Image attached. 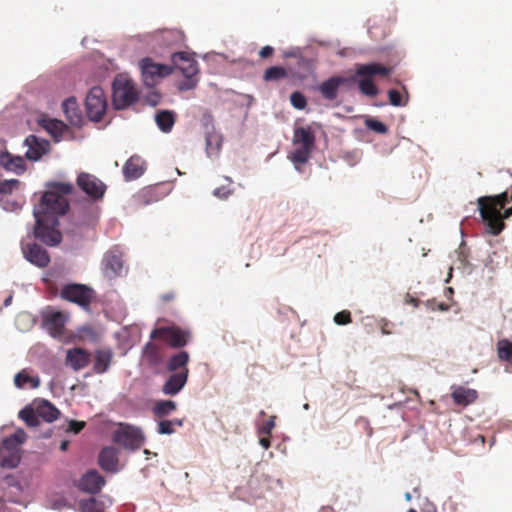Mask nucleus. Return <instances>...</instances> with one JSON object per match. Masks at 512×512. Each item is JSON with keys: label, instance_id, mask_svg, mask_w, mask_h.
Returning a JSON list of instances; mask_svg holds the SVG:
<instances>
[{"label": "nucleus", "instance_id": "nucleus-1", "mask_svg": "<svg viewBox=\"0 0 512 512\" xmlns=\"http://www.w3.org/2000/svg\"><path fill=\"white\" fill-rule=\"evenodd\" d=\"M477 205L485 231L499 235L505 228L504 220L512 216V191L511 195L504 191L494 196H481Z\"/></svg>", "mask_w": 512, "mask_h": 512}, {"label": "nucleus", "instance_id": "nucleus-2", "mask_svg": "<svg viewBox=\"0 0 512 512\" xmlns=\"http://www.w3.org/2000/svg\"><path fill=\"white\" fill-rule=\"evenodd\" d=\"M392 69L378 62H370L366 64H357L355 74L351 76H334L339 87L350 90L357 83L360 92L369 97L378 95L379 90L373 82L375 76H388Z\"/></svg>", "mask_w": 512, "mask_h": 512}, {"label": "nucleus", "instance_id": "nucleus-3", "mask_svg": "<svg viewBox=\"0 0 512 512\" xmlns=\"http://www.w3.org/2000/svg\"><path fill=\"white\" fill-rule=\"evenodd\" d=\"M48 190L42 195L40 204L34 208L33 214L45 219H55L54 216L64 215L69 210V203L66 195L73 192L71 183L51 182L47 185Z\"/></svg>", "mask_w": 512, "mask_h": 512}, {"label": "nucleus", "instance_id": "nucleus-4", "mask_svg": "<svg viewBox=\"0 0 512 512\" xmlns=\"http://www.w3.org/2000/svg\"><path fill=\"white\" fill-rule=\"evenodd\" d=\"M292 143L294 150L289 156L294 164H305L309 161L315 147V134L310 126L296 127Z\"/></svg>", "mask_w": 512, "mask_h": 512}, {"label": "nucleus", "instance_id": "nucleus-5", "mask_svg": "<svg viewBox=\"0 0 512 512\" xmlns=\"http://www.w3.org/2000/svg\"><path fill=\"white\" fill-rule=\"evenodd\" d=\"M134 82L126 75L118 74L112 83V104L116 110L125 109L138 100Z\"/></svg>", "mask_w": 512, "mask_h": 512}, {"label": "nucleus", "instance_id": "nucleus-6", "mask_svg": "<svg viewBox=\"0 0 512 512\" xmlns=\"http://www.w3.org/2000/svg\"><path fill=\"white\" fill-rule=\"evenodd\" d=\"M60 297L68 302L77 304L84 310H89L96 294L95 291L87 285L72 283L66 284L61 288Z\"/></svg>", "mask_w": 512, "mask_h": 512}, {"label": "nucleus", "instance_id": "nucleus-7", "mask_svg": "<svg viewBox=\"0 0 512 512\" xmlns=\"http://www.w3.org/2000/svg\"><path fill=\"white\" fill-rule=\"evenodd\" d=\"M151 339H160L172 348L180 349L186 346L192 338L189 330L181 329L176 325L158 327L152 330Z\"/></svg>", "mask_w": 512, "mask_h": 512}, {"label": "nucleus", "instance_id": "nucleus-8", "mask_svg": "<svg viewBox=\"0 0 512 512\" xmlns=\"http://www.w3.org/2000/svg\"><path fill=\"white\" fill-rule=\"evenodd\" d=\"M34 217L36 219L34 228L35 237L48 246L58 245L62 240L60 231L54 227L55 224H58V221L52 218L45 219L40 217L37 212Z\"/></svg>", "mask_w": 512, "mask_h": 512}, {"label": "nucleus", "instance_id": "nucleus-9", "mask_svg": "<svg viewBox=\"0 0 512 512\" xmlns=\"http://www.w3.org/2000/svg\"><path fill=\"white\" fill-rule=\"evenodd\" d=\"M87 116L94 122L102 120L106 109L107 100L103 89L99 86L92 87L85 99Z\"/></svg>", "mask_w": 512, "mask_h": 512}, {"label": "nucleus", "instance_id": "nucleus-10", "mask_svg": "<svg viewBox=\"0 0 512 512\" xmlns=\"http://www.w3.org/2000/svg\"><path fill=\"white\" fill-rule=\"evenodd\" d=\"M79 189L94 201L101 200L106 192V185L95 175L81 172L76 180Z\"/></svg>", "mask_w": 512, "mask_h": 512}, {"label": "nucleus", "instance_id": "nucleus-11", "mask_svg": "<svg viewBox=\"0 0 512 512\" xmlns=\"http://www.w3.org/2000/svg\"><path fill=\"white\" fill-rule=\"evenodd\" d=\"M140 67L144 82L148 86H153L158 77H166L173 73V67L167 64L154 63L150 58H144L140 61Z\"/></svg>", "mask_w": 512, "mask_h": 512}, {"label": "nucleus", "instance_id": "nucleus-12", "mask_svg": "<svg viewBox=\"0 0 512 512\" xmlns=\"http://www.w3.org/2000/svg\"><path fill=\"white\" fill-rule=\"evenodd\" d=\"M113 440L127 449L136 450L143 445L144 436L140 429L127 425L115 431Z\"/></svg>", "mask_w": 512, "mask_h": 512}, {"label": "nucleus", "instance_id": "nucleus-13", "mask_svg": "<svg viewBox=\"0 0 512 512\" xmlns=\"http://www.w3.org/2000/svg\"><path fill=\"white\" fill-rule=\"evenodd\" d=\"M152 42L159 47L180 48L185 41V35L178 29H163L152 34Z\"/></svg>", "mask_w": 512, "mask_h": 512}, {"label": "nucleus", "instance_id": "nucleus-14", "mask_svg": "<svg viewBox=\"0 0 512 512\" xmlns=\"http://www.w3.org/2000/svg\"><path fill=\"white\" fill-rule=\"evenodd\" d=\"M173 70H179L183 76H197L199 69L195 58L187 52H174L171 54Z\"/></svg>", "mask_w": 512, "mask_h": 512}, {"label": "nucleus", "instance_id": "nucleus-15", "mask_svg": "<svg viewBox=\"0 0 512 512\" xmlns=\"http://www.w3.org/2000/svg\"><path fill=\"white\" fill-rule=\"evenodd\" d=\"M22 251L26 260L40 268L47 267L50 263L48 252L37 243L23 245Z\"/></svg>", "mask_w": 512, "mask_h": 512}, {"label": "nucleus", "instance_id": "nucleus-16", "mask_svg": "<svg viewBox=\"0 0 512 512\" xmlns=\"http://www.w3.org/2000/svg\"><path fill=\"white\" fill-rule=\"evenodd\" d=\"M25 144L28 147L26 157L29 160L37 161L49 150L50 144L46 140H41L35 135H29Z\"/></svg>", "mask_w": 512, "mask_h": 512}, {"label": "nucleus", "instance_id": "nucleus-17", "mask_svg": "<svg viewBox=\"0 0 512 512\" xmlns=\"http://www.w3.org/2000/svg\"><path fill=\"white\" fill-rule=\"evenodd\" d=\"M188 372H172L162 386V392L165 395L174 396L178 394L186 385L188 380Z\"/></svg>", "mask_w": 512, "mask_h": 512}, {"label": "nucleus", "instance_id": "nucleus-18", "mask_svg": "<svg viewBox=\"0 0 512 512\" xmlns=\"http://www.w3.org/2000/svg\"><path fill=\"white\" fill-rule=\"evenodd\" d=\"M105 484V479L96 470L88 471L82 476L79 488L82 491L97 494Z\"/></svg>", "mask_w": 512, "mask_h": 512}, {"label": "nucleus", "instance_id": "nucleus-19", "mask_svg": "<svg viewBox=\"0 0 512 512\" xmlns=\"http://www.w3.org/2000/svg\"><path fill=\"white\" fill-rule=\"evenodd\" d=\"M66 321L62 312H52L44 317V326L53 337H58L63 334Z\"/></svg>", "mask_w": 512, "mask_h": 512}, {"label": "nucleus", "instance_id": "nucleus-20", "mask_svg": "<svg viewBox=\"0 0 512 512\" xmlns=\"http://www.w3.org/2000/svg\"><path fill=\"white\" fill-rule=\"evenodd\" d=\"M144 171L145 162L138 155L131 156L123 166V175L127 181L141 177Z\"/></svg>", "mask_w": 512, "mask_h": 512}, {"label": "nucleus", "instance_id": "nucleus-21", "mask_svg": "<svg viewBox=\"0 0 512 512\" xmlns=\"http://www.w3.org/2000/svg\"><path fill=\"white\" fill-rule=\"evenodd\" d=\"M99 466L107 472H116L118 466V450L113 446L104 447L98 457Z\"/></svg>", "mask_w": 512, "mask_h": 512}, {"label": "nucleus", "instance_id": "nucleus-22", "mask_svg": "<svg viewBox=\"0 0 512 512\" xmlns=\"http://www.w3.org/2000/svg\"><path fill=\"white\" fill-rule=\"evenodd\" d=\"M66 362L75 371L85 368L90 362V353L82 348H73L67 351Z\"/></svg>", "mask_w": 512, "mask_h": 512}, {"label": "nucleus", "instance_id": "nucleus-23", "mask_svg": "<svg viewBox=\"0 0 512 512\" xmlns=\"http://www.w3.org/2000/svg\"><path fill=\"white\" fill-rule=\"evenodd\" d=\"M162 198L161 193L159 192L158 186H148L141 189L134 196V203L137 207H143L154 202L159 201Z\"/></svg>", "mask_w": 512, "mask_h": 512}, {"label": "nucleus", "instance_id": "nucleus-24", "mask_svg": "<svg viewBox=\"0 0 512 512\" xmlns=\"http://www.w3.org/2000/svg\"><path fill=\"white\" fill-rule=\"evenodd\" d=\"M451 397L456 404L468 406L476 401L478 393L475 389L453 386Z\"/></svg>", "mask_w": 512, "mask_h": 512}, {"label": "nucleus", "instance_id": "nucleus-25", "mask_svg": "<svg viewBox=\"0 0 512 512\" xmlns=\"http://www.w3.org/2000/svg\"><path fill=\"white\" fill-rule=\"evenodd\" d=\"M63 111L72 126L79 127L83 118L77 100L74 97L66 99L62 104Z\"/></svg>", "mask_w": 512, "mask_h": 512}, {"label": "nucleus", "instance_id": "nucleus-26", "mask_svg": "<svg viewBox=\"0 0 512 512\" xmlns=\"http://www.w3.org/2000/svg\"><path fill=\"white\" fill-rule=\"evenodd\" d=\"M189 360L190 355L187 351H179L170 356V358L167 361L166 368L170 372H183L186 370L189 373Z\"/></svg>", "mask_w": 512, "mask_h": 512}, {"label": "nucleus", "instance_id": "nucleus-27", "mask_svg": "<svg viewBox=\"0 0 512 512\" xmlns=\"http://www.w3.org/2000/svg\"><path fill=\"white\" fill-rule=\"evenodd\" d=\"M113 352L109 348L97 350L95 352V360L93 365V371L96 374H103L108 369L112 362Z\"/></svg>", "mask_w": 512, "mask_h": 512}, {"label": "nucleus", "instance_id": "nucleus-28", "mask_svg": "<svg viewBox=\"0 0 512 512\" xmlns=\"http://www.w3.org/2000/svg\"><path fill=\"white\" fill-rule=\"evenodd\" d=\"M0 165L7 170L14 171L16 173H20L25 170L23 158L14 157L8 152L0 153Z\"/></svg>", "mask_w": 512, "mask_h": 512}, {"label": "nucleus", "instance_id": "nucleus-29", "mask_svg": "<svg viewBox=\"0 0 512 512\" xmlns=\"http://www.w3.org/2000/svg\"><path fill=\"white\" fill-rule=\"evenodd\" d=\"M176 114L170 110L159 111L155 116V121L159 129L164 133H169L175 124Z\"/></svg>", "mask_w": 512, "mask_h": 512}, {"label": "nucleus", "instance_id": "nucleus-30", "mask_svg": "<svg viewBox=\"0 0 512 512\" xmlns=\"http://www.w3.org/2000/svg\"><path fill=\"white\" fill-rule=\"evenodd\" d=\"M143 357L149 365H158L162 361L161 348L153 342H148L143 348Z\"/></svg>", "mask_w": 512, "mask_h": 512}, {"label": "nucleus", "instance_id": "nucleus-31", "mask_svg": "<svg viewBox=\"0 0 512 512\" xmlns=\"http://www.w3.org/2000/svg\"><path fill=\"white\" fill-rule=\"evenodd\" d=\"M339 85L334 76L323 81L319 86V92L326 100L333 101L338 96Z\"/></svg>", "mask_w": 512, "mask_h": 512}, {"label": "nucleus", "instance_id": "nucleus-32", "mask_svg": "<svg viewBox=\"0 0 512 512\" xmlns=\"http://www.w3.org/2000/svg\"><path fill=\"white\" fill-rule=\"evenodd\" d=\"M39 418L47 422H53L59 417V410L49 401H42L36 408Z\"/></svg>", "mask_w": 512, "mask_h": 512}, {"label": "nucleus", "instance_id": "nucleus-33", "mask_svg": "<svg viewBox=\"0 0 512 512\" xmlns=\"http://www.w3.org/2000/svg\"><path fill=\"white\" fill-rule=\"evenodd\" d=\"M177 409V404L172 400L157 401L152 409V412L157 418H164L170 415Z\"/></svg>", "mask_w": 512, "mask_h": 512}, {"label": "nucleus", "instance_id": "nucleus-34", "mask_svg": "<svg viewBox=\"0 0 512 512\" xmlns=\"http://www.w3.org/2000/svg\"><path fill=\"white\" fill-rule=\"evenodd\" d=\"M123 268L122 259L116 254L108 255L105 259V272L109 277L120 274Z\"/></svg>", "mask_w": 512, "mask_h": 512}, {"label": "nucleus", "instance_id": "nucleus-35", "mask_svg": "<svg viewBox=\"0 0 512 512\" xmlns=\"http://www.w3.org/2000/svg\"><path fill=\"white\" fill-rule=\"evenodd\" d=\"M496 346L499 359L512 364V342L508 339H501Z\"/></svg>", "mask_w": 512, "mask_h": 512}, {"label": "nucleus", "instance_id": "nucleus-36", "mask_svg": "<svg viewBox=\"0 0 512 512\" xmlns=\"http://www.w3.org/2000/svg\"><path fill=\"white\" fill-rule=\"evenodd\" d=\"M403 89H404V93H402L396 89L388 90V93H387L388 99H389V103L392 106L404 107L407 105L409 96H408V92L406 91V89L405 88H403Z\"/></svg>", "mask_w": 512, "mask_h": 512}, {"label": "nucleus", "instance_id": "nucleus-37", "mask_svg": "<svg viewBox=\"0 0 512 512\" xmlns=\"http://www.w3.org/2000/svg\"><path fill=\"white\" fill-rule=\"evenodd\" d=\"M26 440V433L24 430L19 429L13 435L7 437L3 441V446L7 450H16V447Z\"/></svg>", "mask_w": 512, "mask_h": 512}, {"label": "nucleus", "instance_id": "nucleus-38", "mask_svg": "<svg viewBox=\"0 0 512 512\" xmlns=\"http://www.w3.org/2000/svg\"><path fill=\"white\" fill-rule=\"evenodd\" d=\"M19 417L26 423L29 427H37L40 424V420L37 414V410L34 411L30 407H25L19 412Z\"/></svg>", "mask_w": 512, "mask_h": 512}, {"label": "nucleus", "instance_id": "nucleus-39", "mask_svg": "<svg viewBox=\"0 0 512 512\" xmlns=\"http://www.w3.org/2000/svg\"><path fill=\"white\" fill-rule=\"evenodd\" d=\"M287 77V71L280 66H272L265 70L263 79L266 82L277 81Z\"/></svg>", "mask_w": 512, "mask_h": 512}, {"label": "nucleus", "instance_id": "nucleus-40", "mask_svg": "<svg viewBox=\"0 0 512 512\" xmlns=\"http://www.w3.org/2000/svg\"><path fill=\"white\" fill-rule=\"evenodd\" d=\"M183 425V421L180 419L173 420H161L158 423L157 431L159 434H173L175 432V426L181 427Z\"/></svg>", "mask_w": 512, "mask_h": 512}, {"label": "nucleus", "instance_id": "nucleus-41", "mask_svg": "<svg viewBox=\"0 0 512 512\" xmlns=\"http://www.w3.org/2000/svg\"><path fill=\"white\" fill-rule=\"evenodd\" d=\"M14 383L18 388H23L28 383L31 384L33 388H37L40 384L38 378L29 376L25 371H21L15 375Z\"/></svg>", "mask_w": 512, "mask_h": 512}, {"label": "nucleus", "instance_id": "nucleus-42", "mask_svg": "<svg viewBox=\"0 0 512 512\" xmlns=\"http://www.w3.org/2000/svg\"><path fill=\"white\" fill-rule=\"evenodd\" d=\"M8 451L9 454L4 456L1 460V466L5 468H15L20 463L21 456L15 449Z\"/></svg>", "mask_w": 512, "mask_h": 512}, {"label": "nucleus", "instance_id": "nucleus-43", "mask_svg": "<svg viewBox=\"0 0 512 512\" xmlns=\"http://www.w3.org/2000/svg\"><path fill=\"white\" fill-rule=\"evenodd\" d=\"M44 127L52 136L58 137L63 133L65 125L59 120H49Z\"/></svg>", "mask_w": 512, "mask_h": 512}, {"label": "nucleus", "instance_id": "nucleus-44", "mask_svg": "<svg viewBox=\"0 0 512 512\" xmlns=\"http://www.w3.org/2000/svg\"><path fill=\"white\" fill-rule=\"evenodd\" d=\"M225 180L228 181V186H221L216 188L213 191V195L220 199H227L233 193V189L229 186L233 183L230 177H225Z\"/></svg>", "mask_w": 512, "mask_h": 512}, {"label": "nucleus", "instance_id": "nucleus-45", "mask_svg": "<svg viewBox=\"0 0 512 512\" xmlns=\"http://www.w3.org/2000/svg\"><path fill=\"white\" fill-rule=\"evenodd\" d=\"M291 104L298 110H303L307 105L306 97L299 91H295L290 96Z\"/></svg>", "mask_w": 512, "mask_h": 512}, {"label": "nucleus", "instance_id": "nucleus-46", "mask_svg": "<svg viewBox=\"0 0 512 512\" xmlns=\"http://www.w3.org/2000/svg\"><path fill=\"white\" fill-rule=\"evenodd\" d=\"M19 185L20 182L16 179L0 181V198L8 193H11Z\"/></svg>", "mask_w": 512, "mask_h": 512}, {"label": "nucleus", "instance_id": "nucleus-47", "mask_svg": "<svg viewBox=\"0 0 512 512\" xmlns=\"http://www.w3.org/2000/svg\"><path fill=\"white\" fill-rule=\"evenodd\" d=\"M275 416H271L267 421H265L258 429L259 436L267 435L271 436L272 430L275 427Z\"/></svg>", "mask_w": 512, "mask_h": 512}, {"label": "nucleus", "instance_id": "nucleus-48", "mask_svg": "<svg viewBox=\"0 0 512 512\" xmlns=\"http://www.w3.org/2000/svg\"><path fill=\"white\" fill-rule=\"evenodd\" d=\"M334 322L337 325H346L352 322L351 313L348 310H343L334 316Z\"/></svg>", "mask_w": 512, "mask_h": 512}, {"label": "nucleus", "instance_id": "nucleus-49", "mask_svg": "<svg viewBox=\"0 0 512 512\" xmlns=\"http://www.w3.org/2000/svg\"><path fill=\"white\" fill-rule=\"evenodd\" d=\"M185 80L180 82L179 89L181 91H187L194 89L197 85L198 79L196 76H184Z\"/></svg>", "mask_w": 512, "mask_h": 512}, {"label": "nucleus", "instance_id": "nucleus-50", "mask_svg": "<svg viewBox=\"0 0 512 512\" xmlns=\"http://www.w3.org/2000/svg\"><path fill=\"white\" fill-rule=\"evenodd\" d=\"M367 126L371 130H373V131H375L377 133H381V134L386 133L387 130H388L387 126L384 123H382L381 121H378V120H369L367 122Z\"/></svg>", "mask_w": 512, "mask_h": 512}, {"label": "nucleus", "instance_id": "nucleus-51", "mask_svg": "<svg viewBox=\"0 0 512 512\" xmlns=\"http://www.w3.org/2000/svg\"><path fill=\"white\" fill-rule=\"evenodd\" d=\"M393 326H394V324L386 319H382L380 321V329H381L382 334H384V335L392 334Z\"/></svg>", "mask_w": 512, "mask_h": 512}, {"label": "nucleus", "instance_id": "nucleus-52", "mask_svg": "<svg viewBox=\"0 0 512 512\" xmlns=\"http://www.w3.org/2000/svg\"><path fill=\"white\" fill-rule=\"evenodd\" d=\"M84 427H85V422H83V421L71 420L69 423V431H71L75 434L82 431Z\"/></svg>", "mask_w": 512, "mask_h": 512}, {"label": "nucleus", "instance_id": "nucleus-53", "mask_svg": "<svg viewBox=\"0 0 512 512\" xmlns=\"http://www.w3.org/2000/svg\"><path fill=\"white\" fill-rule=\"evenodd\" d=\"M274 53V48L271 46H264L259 51V56L261 58H268Z\"/></svg>", "mask_w": 512, "mask_h": 512}, {"label": "nucleus", "instance_id": "nucleus-54", "mask_svg": "<svg viewBox=\"0 0 512 512\" xmlns=\"http://www.w3.org/2000/svg\"><path fill=\"white\" fill-rule=\"evenodd\" d=\"M81 508L84 512H87L92 506L95 505V499H89L87 501H81Z\"/></svg>", "mask_w": 512, "mask_h": 512}, {"label": "nucleus", "instance_id": "nucleus-55", "mask_svg": "<svg viewBox=\"0 0 512 512\" xmlns=\"http://www.w3.org/2000/svg\"><path fill=\"white\" fill-rule=\"evenodd\" d=\"M259 443L264 449H268L271 445L270 436H267V435L260 436Z\"/></svg>", "mask_w": 512, "mask_h": 512}, {"label": "nucleus", "instance_id": "nucleus-56", "mask_svg": "<svg viewBox=\"0 0 512 512\" xmlns=\"http://www.w3.org/2000/svg\"><path fill=\"white\" fill-rule=\"evenodd\" d=\"M68 446H69V442L68 441H62L61 444H60V450L61 451H66Z\"/></svg>", "mask_w": 512, "mask_h": 512}, {"label": "nucleus", "instance_id": "nucleus-57", "mask_svg": "<svg viewBox=\"0 0 512 512\" xmlns=\"http://www.w3.org/2000/svg\"><path fill=\"white\" fill-rule=\"evenodd\" d=\"M410 303H413L415 306H417V302L418 300L414 299V298H410L409 300Z\"/></svg>", "mask_w": 512, "mask_h": 512}, {"label": "nucleus", "instance_id": "nucleus-58", "mask_svg": "<svg viewBox=\"0 0 512 512\" xmlns=\"http://www.w3.org/2000/svg\"><path fill=\"white\" fill-rule=\"evenodd\" d=\"M154 97L156 98L155 100H153L152 104L153 105H156L158 103V98L159 96L158 95H154Z\"/></svg>", "mask_w": 512, "mask_h": 512}, {"label": "nucleus", "instance_id": "nucleus-59", "mask_svg": "<svg viewBox=\"0 0 512 512\" xmlns=\"http://www.w3.org/2000/svg\"><path fill=\"white\" fill-rule=\"evenodd\" d=\"M405 498H406V500H408V501H409V500L411 499V495H410V493H406Z\"/></svg>", "mask_w": 512, "mask_h": 512}, {"label": "nucleus", "instance_id": "nucleus-60", "mask_svg": "<svg viewBox=\"0 0 512 512\" xmlns=\"http://www.w3.org/2000/svg\"><path fill=\"white\" fill-rule=\"evenodd\" d=\"M206 141H207V146H210L211 145V138L210 137L207 138Z\"/></svg>", "mask_w": 512, "mask_h": 512}, {"label": "nucleus", "instance_id": "nucleus-61", "mask_svg": "<svg viewBox=\"0 0 512 512\" xmlns=\"http://www.w3.org/2000/svg\"><path fill=\"white\" fill-rule=\"evenodd\" d=\"M407 512H417L415 509L411 508Z\"/></svg>", "mask_w": 512, "mask_h": 512}]
</instances>
